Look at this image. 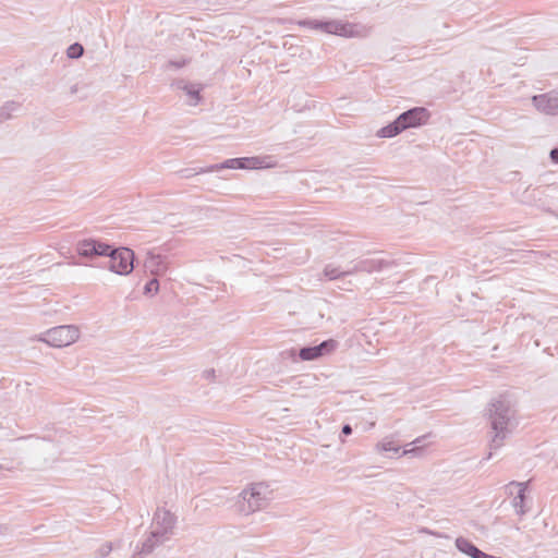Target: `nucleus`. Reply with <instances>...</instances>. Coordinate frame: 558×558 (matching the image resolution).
Returning a JSON list of instances; mask_svg holds the SVG:
<instances>
[{"label":"nucleus","mask_w":558,"mask_h":558,"mask_svg":"<svg viewBox=\"0 0 558 558\" xmlns=\"http://www.w3.org/2000/svg\"><path fill=\"white\" fill-rule=\"evenodd\" d=\"M260 161L257 157H239L230 158L220 163L210 165L211 172L220 171L223 169H258Z\"/></svg>","instance_id":"nucleus-10"},{"label":"nucleus","mask_w":558,"mask_h":558,"mask_svg":"<svg viewBox=\"0 0 558 558\" xmlns=\"http://www.w3.org/2000/svg\"><path fill=\"white\" fill-rule=\"evenodd\" d=\"M289 354H290V356H292V357H293V356L295 355V350H294V349H291V350L289 351Z\"/></svg>","instance_id":"nucleus-31"},{"label":"nucleus","mask_w":558,"mask_h":558,"mask_svg":"<svg viewBox=\"0 0 558 558\" xmlns=\"http://www.w3.org/2000/svg\"><path fill=\"white\" fill-rule=\"evenodd\" d=\"M159 291V281L156 278L150 279L144 287L145 294H156Z\"/></svg>","instance_id":"nucleus-25"},{"label":"nucleus","mask_w":558,"mask_h":558,"mask_svg":"<svg viewBox=\"0 0 558 558\" xmlns=\"http://www.w3.org/2000/svg\"><path fill=\"white\" fill-rule=\"evenodd\" d=\"M78 338L80 330L76 326L61 325L48 329L38 339L50 347L62 348L74 343Z\"/></svg>","instance_id":"nucleus-4"},{"label":"nucleus","mask_w":558,"mask_h":558,"mask_svg":"<svg viewBox=\"0 0 558 558\" xmlns=\"http://www.w3.org/2000/svg\"><path fill=\"white\" fill-rule=\"evenodd\" d=\"M456 547L459 551L468 555L471 558H484L486 553L477 548L471 541L465 537L459 536L456 538Z\"/></svg>","instance_id":"nucleus-15"},{"label":"nucleus","mask_w":558,"mask_h":558,"mask_svg":"<svg viewBox=\"0 0 558 558\" xmlns=\"http://www.w3.org/2000/svg\"><path fill=\"white\" fill-rule=\"evenodd\" d=\"M20 104L15 101H7L0 108V123L11 119L12 113L20 109Z\"/></svg>","instance_id":"nucleus-21"},{"label":"nucleus","mask_w":558,"mask_h":558,"mask_svg":"<svg viewBox=\"0 0 558 558\" xmlns=\"http://www.w3.org/2000/svg\"><path fill=\"white\" fill-rule=\"evenodd\" d=\"M377 451L392 452L395 456H405L409 453H414L417 451V447H413L411 449H404L402 452L400 451V446L396 445V442L389 438H384L376 445Z\"/></svg>","instance_id":"nucleus-16"},{"label":"nucleus","mask_w":558,"mask_h":558,"mask_svg":"<svg viewBox=\"0 0 558 558\" xmlns=\"http://www.w3.org/2000/svg\"><path fill=\"white\" fill-rule=\"evenodd\" d=\"M208 172H211V170L209 169V166L208 167H197V168H184V169H181L180 171H178V174L182 179H189L194 175L202 174V173H208Z\"/></svg>","instance_id":"nucleus-22"},{"label":"nucleus","mask_w":558,"mask_h":558,"mask_svg":"<svg viewBox=\"0 0 558 558\" xmlns=\"http://www.w3.org/2000/svg\"><path fill=\"white\" fill-rule=\"evenodd\" d=\"M84 53V48L81 44L74 43L69 46L66 54L70 59H78Z\"/></svg>","instance_id":"nucleus-23"},{"label":"nucleus","mask_w":558,"mask_h":558,"mask_svg":"<svg viewBox=\"0 0 558 558\" xmlns=\"http://www.w3.org/2000/svg\"><path fill=\"white\" fill-rule=\"evenodd\" d=\"M107 257L109 258L108 262L101 267L108 268L110 271L117 275L128 276L134 269L135 255L134 252L129 247H116L111 245Z\"/></svg>","instance_id":"nucleus-3"},{"label":"nucleus","mask_w":558,"mask_h":558,"mask_svg":"<svg viewBox=\"0 0 558 558\" xmlns=\"http://www.w3.org/2000/svg\"><path fill=\"white\" fill-rule=\"evenodd\" d=\"M204 375L206 376V378L214 377L215 376V371L214 369L205 371Z\"/></svg>","instance_id":"nucleus-30"},{"label":"nucleus","mask_w":558,"mask_h":558,"mask_svg":"<svg viewBox=\"0 0 558 558\" xmlns=\"http://www.w3.org/2000/svg\"><path fill=\"white\" fill-rule=\"evenodd\" d=\"M298 24L301 27H305V28H310V29L319 32V20H316V19H304V20H300L298 22Z\"/></svg>","instance_id":"nucleus-24"},{"label":"nucleus","mask_w":558,"mask_h":558,"mask_svg":"<svg viewBox=\"0 0 558 558\" xmlns=\"http://www.w3.org/2000/svg\"><path fill=\"white\" fill-rule=\"evenodd\" d=\"M187 63V60L186 59H181V60H170L167 65H166V69H169V68H174V69H181L183 68L184 65H186Z\"/></svg>","instance_id":"nucleus-27"},{"label":"nucleus","mask_w":558,"mask_h":558,"mask_svg":"<svg viewBox=\"0 0 558 558\" xmlns=\"http://www.w3.org/2000/svg\"><path fill=\"white\" fill-rule=\"evenodd\" d=\"M175 524V517L166 509L158 508L154 514L151 530L169 539Z\"/></svg>","instance_id":"nucleus-9"},{"label":"nucleus","mask_w":558,"mask_h":558,"mask_svg":"<svg viewBox=\"0 0 558 558\" xmlns=\"http://www.w3.org/2000/svg\"><path fill=\"white\" fill-rule=\"evenodd\" d=\"M488 418L494 436L489 444V453L485 460H489L493 456V450H497L504 446L505 439L511 434L515 427V410L512 408L510 401L504 397L494 400L488 408Z\"/></svg>","instance_id":"nucleus-1"},{"label":"nucleus","mask_w":558,"mask_h":558,"mask_svg":"<svg viewBox=\"0 0 558 558\" xmlns=\"http://www.w3.org/2000/svg\"><path fill=\"white\" fill-rule=\"evenodd\" d=\"M397 118L405 131L425 125L430 118V112L425 107H413L400 113Z\"/></svg>","instance_id":"nucleus-7"},{"label":"nucleus","mask_w":558,"mask_h":558,"mask_svg":"<svg viewBox=\"0 0 558 558\" xmlns=\"http://www.w3.org/2000/svg\"><path fill=\"white\" fill-rule=\"evenodd\" d=\"M144 267L154 276L162 275L167 271L166 257L153 252L147 253Z\"/></svg>","instance_id":"nucleus-13"},{"label":"nucleus","mask_w":558,"mask_h":558,"mask_svg":"<svg viewBox=\"0 0 558 558\" xmlns=\"http://www.w3.org/2000/svg\"><path fill=\"white\" fill-rule=\"evenodd\" d=\"M549 157L554 163H558V146L550 150Z\"/></svg>","instance_id":"nucleus-28"},{"label":"nucleus","mask_w":558,"mask_h":558,"mask_svg":"<svg viewBox=\"0 0 558 558\" xmlns=\"http://www.w3.org/2000/svg\"><path fill=\"white\" fill-rule=\"evenodd\" d=\"M111 244L96 240V239H83L76 243L75 250L78 256L87 259H94L96 257L106 256L109 254Z\"/></svg>","instance_id":"nucleus-5"},{"label":"nucleus","mask_w":558,"mask_h":558,"mask_svg":"<svg viewBox=\"0 0 558 558\" xmlns=\"http://www.w3.org/2000/svg\"><path fill=\"white\" fill-rule=\"evenodd\" d=\"M534 107L545 113L556 116L558 114V92L551 90L545 94L535 95L532 97Z\"/></svg>","instance_id":"nucleus-12"},{"label":"nucleus","mask_w":558,"mask_h":558,"mask_svg":"<svg viewBox=\"0 0 558 558\" xmlns=\"http://www.w3.org/2000/svg\"><path fill=\"white\" fill-rule=\"evenodd\" d=\"M112 543L102 544L95 553L96 558H105L112 551Z\"/></svg>","instance_id":"nucleus-26"},{"label":"nucleus","mask_w":558,"mask_h":558,"mask_svg":"<svg viewBox=\"0 0 558 558\" xmlns=\"http://www.w3.org/2000/svg\"><path fill=\"white\" fill-rule=\"evenodd\" d=\"M319 32L345 38L357 36V25L339 20H319Z\"/></svg>","instance_id":"nucleus-6"},{"label":"nucleus","mask_w":558,"mask_h":558,"mask_svg":"<svg viewBox=\"0 0 558 558\" xmlns=\"http://www.w3.org/2000/svg\"><path fill=\"white\" fill-rule=\"evenodd\" d=\"M166 541V537L158 534V532L150 531L148 537L142 543L140 549V554L148 555L154 551V549L160 545H162Z\"/></svg>","instance_id":"nucleus-17"},{"label":"nucleus","mask_w":558,"mask_h":558,"mask_svg":"<svg viewBox=\"0 0 558 558\" xmlns=\"http://www.w3.org/2000/svg\"><path fill=\"white\" fill-rule=\"evenodd\" d=\"M352 434V427L350 424H344L341 429V435L349 436Z\"/></svg>","instance_id":"nucleus-29"},{"label":"nucleus","mask_w":558,"mask_h":558,"mask_svg":"<svg viewBox=\"0 0 558 558\" xmlns=\"http://www.w3.org/2000/svg\"><path fill=\"white\" fill-rule=\"evenodd\" d=\"M347 271H348V268L341 269L340 267L329 264V265H326V267L324 268V276L328 280H337V279L343 278L345 276L352 275V272H347Z\"/></svg>","instance_id":"nucleus-20"},{"label":"nucleus","mask_w":558,"mask_h":558,"mask_svg":"<svg viewBox=\"0 0 558 558\" xmlns=\"http://www.w3.org/2000/svg\"><path fill=\"white\" fill-rule=\"evenodd\" d=\"M420 441H421V439L417 438L415 441H413V444H416V442H420Z\"/></svg>","instance_id":"nucleus-33"},{"label":"nucleus","mask_w":558,"mask_h":558,"mask_svg":"<svg viewBox=\"0 0 558 558\" xmlns=\"http://www.w3.org/2000/svg\"><path fill=\"white\" fill-rule=\"evenodd\" d=\"M172 87L185 92V94L190 97V105L196 106L199 102L202 90L199 85L189 83L184 80H177L172 83Z\"/></svg>","instance_id":"nucleus-14"},{"label":"nucleus","mask_w":558,"mask_h":558,"mask_svg":"<svg viewBox=\"0 0 558 558\" xmlns=\"http://www.w3.org/2000/svg\"><path fill=\"white\" fill-rule=\"evenodd\" d=\"M404 130H403L402 125L400 124L398 118H396L392 122H390L386 126L381 128L377 132V136L383 137V138H391V137L397 136L398 134H400Z\"/></svg>","instance_id":"nucleus-19"},{"label":"nucleus","mask_w":558,"mask_h":558,"mask_svg":"<svg viewBox=\"0 0 558 558\" xmlns=\"http://www.w3.org/2000/svg\"><path fill=\"white\" fill-rule=\"evenodd\" d=\"M270 499V490L265 483H255L248 489H244L239 501L240 511L244 514L263 509Z\"/></svg>","instance_id":"nucleus-2"},{"label":"nucleus","mask_w":558,"mask_h":558,"mask_svg":"<svg viewBox=\"0 0 558 558\" xmlns=\"http://www.w3.org/2000/svg\"><path fill=\"white\" fill-rule=\"evenodd\" d=\"M137 555H141L138 548H137V550L135 551V554L131 558H137Z\"/></svg>","instance_id":"nucleus-32"},{"label":"nucleus","mask_w":558,"mask_h":558,"mask_svg":"<svg viewBox=\"0 0 558 558\" xmlns=\"http://www.w3.org/2000/svg\"><path fill=\"white\" fill-rule=\"evenodd\" d=\"M337 347L338 341L333 339H328L320 342L317 345H307L301 348L299 351V357L302 361H315L319 357L330 354L337 349Z\"/></svg>","instance_id":"nucleus-8"},{"label":"nucleus","mask_w":558,"mask_h":558,"mask_svg":"<svg viewBox=\"0 0 558 558\" xmlns=\"http://www.w3.org/2000/svg\"><path fill=\"white\" fill-rule=\"evenodd\" d=\"M391 265V262L386 260L380 257H372V258H364L360 259L355 263H351V265L348 267L347 272H352V275L357 272H374V271H380Z\"/></svg>","instance_id":"nucleus-11"},{"label":"nucleus","mask_w":558,"mask_h":558,"mask_svg":"<svg viewBox=\"0 0 558 558\" xmlns=\"http://www.w3.org/2000/svg\"><path fill=\"white\" fill-rule=\"evenodd\" d=\"M511 486L519 487L518 495L513 499V507L515 508L517 513L524 514L525 510L523 508V505H524V500H525V490H526L527 482L522 483V482L512 481L508 484V487H511Z\"/></svg>","instance_id":"nucleus-18"}]
</instances>
